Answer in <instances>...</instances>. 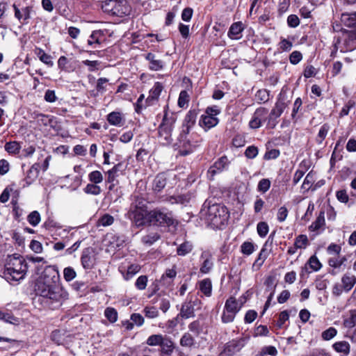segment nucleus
Here are the masks:
<instances>
[{
	"instance_id": "28",
	"label": "nucleus",
	"mask_w": 356,
	"mask_h": 356,
	"mask_svg": "<svg viewBox=\"0 0 356 356\" xmlns=\"http://www.w3.org/2000/svg\"><path fill=\"white\" fill-rule=\"evenodd\" d=\"M325 225V211L324 210H321L316 219L312 224L309 227V229L311 232H316L318 229L323 228Z\"/></svg>"
},
{
	"instance_id": "2",
	"label": "nucleus",
	"mask_w": 356,
	"mask_h": 356,
	"mask_svg": "<svg viewBox=\"0 0 356 356\" xmlns=\"http://www.w3.org/2000/svg\"><path fill=\"white\" fill-rule=\"evenodd\" d=\"M27 270L28 266L23 257L10 255L6 259L3 275L8 282L19 281L24 279Z\"/></svg>"
},
{
	"instance_id": "17",
	"label": "nucleus",
	"mask_w": 356,
	"mask_h": 356,
	"mask_svg": "<svg viewBox=\"0 0 356 356\" xmlns=\"http://www.w3.org/2000/svg\"><path fill=\"white\" fill-rule=\"evenodd\" d=\"M76 60L68 59L65 56H62L58 60V67L60 70L67 72H73L76 68Z\"/></svg>"
},
{
	"instance_id": "58",
	"label": "nucleus",
	"mask_w": 356,
	"mask_h": 356,
	"mask_svg": "<svg viewBox=\"0 0 356 356\" xmlns=\"http://www.w3.org/2000/svg\"><path fill=\"white\" fill-rule=\"evenodd\" d=\"M270 184V181L268 179H262L258 184L257 190L264 193L269 190Z\"/></svg>"
},
{
	"instance_id": "61",
	"label": "nucleus",
	"mask_w": 356,
	"mask_h": 356,
	"mask_svg": "<svg viewBox=\"0 0 356 356\" xmlns=\"http://www.w3.org/2000/svg\"><path fill=\"white\" fill-rule=\"evenodd\" d=\"M76 272L72 267L65 268L63 270V276L67 282L72 281L76 277Z\"/></svg>"
},
{
	"instance_id": "51",
	"label": "nucleus",
	"mask_w": 356,
	"mask_h": 356,
	"mask_svg": "<svg viewBox=\"0 0 356 356\" xmlns=\"http://www.w3.org/2000/svg\"><path fill=\"white\" fill-rule=\"evenodd\" d=\"M343 325L346 328H353L356 325V311H352L350 317L343 321Z\"/></svg>"
},
{
	"instance_id": "48",
	"label": "nucleus",
	"mask_w": 356,
	"mask_h": 356,
	"mask_svg": "<svg viewBox=\"0 0 356 356\" xmlns=\"http://www.w3.org/2000/svg\"><path fill=\"white\" fill-rule=\"evenodd\" d=\"M28 222L33 227H35L40 222V215L38 211H33L27 217Z\"/></svg>"
},
{
	"instance_id": "35",
	"label": "nucleus",
	"mask_w": 356,
	"mask_h": 356,
	"mask_svg": "<svg viewBox=\"0 0 356 356\" xmlns=\"http://www.w3.org/2000/svg\"><path fill=\"white\" fill-rule=\"evenodd\" d=\"M165 337L161 334L150 335L147 339L146 343L150 346H160Z\"/></svg>"
},
{
	"instance_id": "56",
	"label": "nucleus",
	"mask_w": 356,
	"mask_h": 356,
	"mask_svg": "<svg viewBox=\"0 0 356 356\" xmlns=\"http://www.w3.org/2000/svg\"><path fill=\"white\" fill-rule=\"evenodd\" d=\"M140 270V265L136 264L130 265L127 268V273L124 275V278L126 280H129L134 275H136Z\"/></svg>"
},
{
	"instance_id": "30",
	"label": "nucleus",
	"mask_w": 356,
	"mask_h": 356,
	"mask_svg": "<svg viewBox=\"0 0 356 356\" xmlns=\"http://www.w3.org/2000/svg\"><path fill=\"white\" fill-rule=\"evenodd\" d=\"M341 282L343 290L348 292L356 283V277L353 275L345 274L341 278Z\"/></svg>"
},
{
	"instance_id": "54",
	"label": "nucleus",
	"mask_w": 356,
	"mask_h": 356,
	"mask_svg": "<svg viewBox=\"0 0 356 356\" xmlns=\"http://www.w3.org/2000/svg\"><path fill=\"white\" fill-rule=\"evenodd\" d=\"M148 106V104L145 102V95H141L136 103L135 104V111L137 113H140L143 109Z\"/></svg>"
},
{
	"instance_id": "41",
	"label": "nucleus",
	"mask_w": 356,
	"mask_h": 356,
	"mask_svg": "<svg viewBox=\"0 0 356 356\" xmlns=\"http://www.w3.org/2000/svg\"><path fill=\"white\" fill-rule=\"evenodd\" d=\"M268 257L267 250L265 248H262L261 250L257 259L255 260L253 267H257L259 269L264 264V261Z\"/></svg>"
},
{
	"instance_id": "60",
	"label": "nucleus",
	"mask_w": 356,
	"mask_h": 356,
	"mask_svg": "<svg viewBox=\"0 0 356 356\" xmlns=\"http://www.w3.org/2000/svg\"><path fill=\"white\" fill-rule=\"evenodd\" d=\"M314 176L312 172H309L305 177L302 187L305 189L309 190L314 182Z\"/></svg>"
},
{
	"instance_id": "22",
	"label": "nucleus",
	"mask_w": 356,
	"mask_h": 356,
	"mask_svg": "<svg viewBox=\"0 0 356 356\" xmlns=\"http://www.w3.org/2000/svg\"><path fill=\"white\" fill-rule=\"evenodd\" d=\"M93 251L91 248L85 249L81 255V261L84 268L90 269L94 264Z\"/></svg>"
},
{
	"instance_id": "46",
	"label": "nucleus",
	"mask_w": 356,
	"mask_h": 356,
	"mask_svg": "<svg viewBox=\"0 0 356 356\" xmlns=\"http://www.w3.org/2000/svg\"><path fill=\"white\" fill-rule=\"evenodd\" d=\"M0 319L11 324H17L19 319L15 317L11 313L3 312L0 310Z\"/></svg>"
},
{
	"instance_id": "64",
	"label": "nucleus",
	"mask_w": 356,
	"mask_h": 356,
	"mask_svg": "<svg viewBox=\"0 0 356 356\" xmlns=\"http://www.w3.org/2000/svg\"><path fill=\"white\" fill-rule=\"evenodd\" d=\"M289 314L287 311L285 310V311L280 312L279 314V318H278L277 322L276 323V325L279 328H281L283 326V325L284 324V323L289 320Z\"/></svg>"
},
{
	"instance_id": "12",
	"label": "nucleus",
	"mask_w": 356,
	"mask_h": 356,
	"mask_svg": "<svg viewBox=\"0 0 356 356\" xmlns=\"http://www.w3.org/2000/svg\"><path fill=\"white\" fill-rule=\"evenodd\" d=\"M268 109L260 107L257 108L249 122V126L252 129H258L263 122L267 123Z\"/></svg>"
},
{
	"instance_id": "39",
	"label": "nucleus",
	"mask_w": 356,
	"mask_h": 356,
	"mask_svg": "<svg viewBox=\"0 0 356 356\" xmlns=\"http://www.w3.org/2000/svg\"><path fill=\"white\" fill-rule=\"evenodd\" d=\"M83 191L86 194L98 195L101 193L102 189L97 184H88L83 188Z\"/></svg>"
},
{
	"instance_id": "23",
	"label": "nucleus",
	"mask_w": 356,
	"mask_h": 356,
	"mask_svg": "<svg viewBox=\"0 0 356 356\" xmlns=\"http://www.w3.org/2000/svg\"><path fill=\"white\" fill-rule=\"evenodd\" d=\"M341 23L348 28L356 29V12L343 13L341 16Z\"/></svg>"
},
{
	"instance_id": "50",
	"label": "nucleus",
	"mask_w": 356,
	"mask_h": 356,
	"mask_svg": "<svg viewBox=\"0 0 356 356\" xmlns=\"http://www.w3.org/2000/svg\"><path fill=\"white\" fill-rule=\"evenodd\" d=\"M114 222V218L108 213L104 214L98 220V225H102L104 227L111 225Z\"/></svg>"
},
{
	"instance_id": "24",
	"label": "nucleus",
	"mask_w": 356,
	"mask_h": 356,
	"mask_svg": "<svg viewBox=\"0 0 356 356\" xmlns=\"http://www.w3.org/2000/svg\"><path fill=\"white\" fill-rule=\"evenodd\" d=\"M218 123V119L216 117L209 116L207 115H202L199 122L200 127L205 129V130L215 127Z\"/></svg>"
},
{
	"instance_id": "25",
	"label": "nucleus",
	"mask_w": 356,
	"mask_h": 356,
	"mask_svg": "<svg viewBox=\"0 0 356 356\" xmlns=\"http://www.w3.org/2000/svg\"><path fill=\"white\" fill-rule=\"evenodd\" d=\"M161 353L163 355L170 356L175 349V345L172 339L169 337H165L160 346Z\"/></svg>"
},
{
	"instance_id": "40",
	"label": "nucleus",
	"mask_w": 356,
	"mask_h": 356,
	"mask_svg": "<svg viewBox=\"0 0 356 356\" xmlns=\"http://www.w3.org/2000/svg\"><path fill=\"white\" fill-rule=\"evenodd\" d=\"M189 100L190 96L188 94L187 91L181 90L178 99V106L180 108H186L188 106Z\"/></svg>"
},
{
	"instance_id": "5",
	"label": "nucleus",
	"mask_w": 356,
	"mask_h": 356,
	"mask_svg": "<svg viewBox=\"0 0 356 356\" xmlns=\"http://www.w3.org/2000/svg\"><path fill=\"white\" fill-rule=\"evenodd\" d=\"M175 122V118H168L167 114L164 115L157 131L158 141L162 145H169L172 142V131Z\"/></svg>"
},
{
	"instance_id": "44",
	"label": "nucleus",
	"mask_w": 356,
	"mask_h": 356,
	"mask_svg": "<svg viewBox=\"0 0 356 356\" xmlns=\"http://www.w3.org/2000/svg\"><path fill=\"white\" fill-rule=\"evenodd\" d=\"M195 342L194 338L189 333H184L180 339V345L184 347H191Z\"/></svg>"
},
{
	"instance_id": "27",
	"label": "nucleus",
	"mask_w": 356,
	"mask_h": 356,
	"mask_svg": "<svg viewBox=\"0 0 356 356\" xmlns=\"http://www.w3.org/2000/svg\"><path fill=\"white\" fill-rule=\"evenodd\" d=\"M346 38L345 39V44L346 49L352 50L356 48V29L352 31H345Z\"/></svg>"
},
{
	"instance_id": "7",
	"label": "nucleus",
	"mask_w": 356,
	"mask_h": 356,
	"mask_svg": "<svg viewBox=\"0 0 356 356\" xmlns=\"http://www.w3.org/2000/svg\"><path fill=\"white\" fill-rule=\"evenodd\" d=\"M282 95L283 93L281 92L280 98L276 102L275 107L270 113L268 112L267 128L268 129H274L276 127L278 123V118L287 106V103L282 99Z\"/></svg>"
},
{
	"instance_id": "62",
	"label": "nucleus",
	"mask_w": 356,
	"mask_h": 356,
	"mask_svg": "<svg viewBox=\"0 0 356 356\" xmlns=\"http://www.w3.org/2000/svg\"><path fill=\"white\" fill-rule=\"evenodd\" d=\"M188 329L196 336L202 331V326L199 321H194L188 325Z\"/></svg>"
},
{
	"instance_id": "19",
	"label": "nucleus",
	"mask_w": 356,
	"mask_h": 356,
	"mask_svg": "<svg viewBox=\"0 0 356 356\" xmlns=\"http://www.w3.org/2000/svg\"><path fill=\"white\" fill-rule=\"evenodd\" d=\"M201 259L204 261L200 269V273L207 274L210 272L213 266L212 255L209 251H203L201 254Z\"/></svg>"
},
{
	"instance_id": "20",
	"label": "nucleus",
	"mask_w": 356,
	"mask_h": 356,
	"mask_svg": "<svg viewBox=\"0 0 356 356\" xmlns=\"http://www.w3.org/2000/svg\"><path fill=\"white\" fill-rule=\"evenodd\" d=\"M229 163V161L227 157L226 156H223L216 161L211 167H210L209 172L212 175H214L216 173L227 168Z\"/></svg>"
},
{
	"instance_id": "59",
	"label": "nucleus",
	"mask_w": 356,
	"mask_h": 356,
	"mask_svg": "<svg viewBox=\"0 0 356 356\" xmlns=\"http://www.w3.org/2000/svg\"><path fill=\"white\" fill-rule=\"evenodd\" d=\"M277 354V350L275 346H264L261 349L259 355L261 356L271 355L275 356Z\"/></svg>"
},
{
	"instance_id": "32",
	"label": "nucleus",
	"mask_w": 356,
	"mask_h": 356,
	"mask_svg": "<svg viewBox=\"0 0 356 356\" xmlns=\"http://www.w3.org/2000/svg\"><path fill=\"white\" fill-rule=\"evenodd\" d=\"M104 33L102 30H96L92 31V34L88 40V44L92 46L93 44H100L104 40Z\"/></svg>"
},
{
	"instance_id": "1",
	"label": "nucleus",
	"mask_w": 356,
	"mask_h": 356,
	"mask_svg": "<svg viewBox=\"0 0 356 356\" xmlns=\"http://www.w3.org/2000/svg\"><path fill=\"white\" fill-rule=\"evenodd\" d=\"M36 293L47 299L49 303L60 306L67 299L68 293L60 284V275L56 266H47L37 280Z\"/></svg>"
},
{
	"instance_id": "63",
	"label": "nucleus",
	"mask_w": 356,
	"mask_h": 356,
	"mask_svg": "<svg viewBox=\"0 0 356 356\" xmlns=\"http://www.w3.org/2000/svg\"><path fill=\"white\" fill-rule=\"evenodd\" d=\"M147 277L146 275H140L136 281L135 285L139 290H144L147 286Z\"/></svg>"
},
{
	"instance_id": "8",
	"label": "nucleus",
	"mask_w": 356,
	"mask_h": 356,
	"mask_svg": "<svg viewBox=\"0 0 356 356\" xmlns=\"http://www.w3.org/2000/svg\"><path fill=\"white\" fill-rule=\"evenodd\" d=\"M240 309L241 306L236 299L233 296L229 297L225 304L223 312L221 316L222 321L224 323L232 322Z\"/></svg>"
},
{
	"instance_id": "43",
	"label": "nucleus",
	"mask_w": 356,
	"mask_h": 356,
	"mask_svg": "<svg viewBox=\"0 0 356 356\" xmlns=\"http://www.w3.org/2000/svg\"><path fill=\"white\" fill-rule=\"evenodd\" d=\"M88 179L91 183L99 184L103 181V175L99 170H94L89 173Z\"/></svg>"
},
{
	"instance_id": "52",
	"label": "nucleus",
	"mask_w": 356,
	"mask_h": 356,
	"mask_svg": "<svg viewBox=\"0 0 356 356\" xmlns=\"http://www.w3.org/2000/svg\"><path fill=\"white\" fill-rule=\"evenodd\" d=\"M104 315L111 323H115L118 319V312L112 307L106 308L104 312Z\"/></svg>"
},
{
	"instance_id": "3",
	"label": "nucleus",
	"mask_w": 356,
	"mask_h": 356,
	"mask_svg": "<svg viewBox=\"0 0 356 356\" xmlns=\"http://www.w3.org/2000/svg\"><path fill=\"white\" fill-rule=\"evenodd\" d=\"M179 154L186 156L200 146L202 138L195 133H180L178 136Z\"/></svg>"
},
{
	"instance_id": "29",
	"label": "nucleus",
	"mask_w": 356,
	"mask_h": 356,
	"mask_svg": "<svg viewBox=\"0 0 356 356\" xmlns=\"http://www.w3.org/2000/svg\"><path fill=\"white\" fill-rule=\"evenodd\" d=\"M167 184L166 177L164 174H159L154 179L152 189L155 192L161 191Z\"/></svg>"
},
{
	"instance_id": "13",
	"label": "nucleus",
	"mask_w": 356,
	"mask_h": 356,
	"mask_svg": "<svg viewBox=\"0 0 356 356\" xmlns=\"http://www.w3.org/2000/svg\"><path fill=\"white\" fill-rule=\"evenodd\" d=\"M197 299L193 301L192 298L188 301L184 302L180 309L179 316L185 319L195 316V309L194 307L197 302Z\"/></svg>"
},
{
	"instance_id": "6",
	"label": "nucleus",
	"mask_w": 356,
	"mask_h": 356,
	"mask_svg": "<svg viewBox=\"0 0 356 356\" xmlns=\"http://www.w3.org/2000/svg\"><path fill=\"white\" fill-rule=\"evenodd\" d=\"M102 8L105 13L118 17L129 15L131 8L126 0H106Z\"/></svg>"
},
{
	"instance_id": "36",
	"label": "nucleus",
	"mask_w": 356,
	"mask_h": 356,
	"mask_svg": "<svg viewBox=\"0 0 356 356\" xmlns=\"http://www.w3.org/2000/svg\"><path fill=\"white\" fill-rule=\"evenodd\" d=\"M200 291L207 297L211 295L212 284L209 278L204 279L200 282Z\"/></svg>"
},
{
	"instance_id": "33",
	"label": "nucleus",
	"mask_w": 356,
	"mask_h": 356,
	"mask_svg": "<svg viewBox=\"0 0 356 356\" xmlns=\"http://www.w3.org/2000/svg\"><path fill=\"white\" fill-rule=\"evenodd\" d=\"M147 209L146 200L139 196L135 197V200L132 202L129 211H140Z\"/></svg>"
},
{
	"instance_id": "34",
	"label": "nucleus",
	"mask_w": 356,
	"mask_h": 356,
	"mask_svg": "<svg viewBox=\"0 0 356 356\" xmlns=\"http://www.w3.org/2000/svg\"><path fill=\"white\" fill-rule=\"evenodd\" d=\"M332 347L337 353H343L346 355L350 353V344L345 341L336 342L332 345Z\"/></svg>"
},
{
	"instance_id": "38",
	"label": "nucleus",
	"mask_w": 356,
	"mask_h": 356,
	"mask_svg": "<svg viewBox=\"0 0 356 356\" xmlns=\"http://www.w3.org/2000/svg\"><path fill=\"white\" fill-rule=\"evenodd\" d=\"M160 238L157 232H150L142 237V242L147 245H151Z\"/></svg>"
},
{
	"instance_id": "26",
	"label": "nucleus",
	"mask_w": 356,
	"mask_h": 356,
	"mask_svg": "<svg viewBox=\"0 0 356 356\" xmlns=\"http://www.w3.org/2000/svg\"><path fill=\"white\" fill-rule=\"evenodd\" d=\"M243 30V24L241 22H237L232 24L228 31V37L232 40H237L240 38L239 35Z\"/></svg>"
},
{
	"instance_id": "15",
	"label": "nucleus",
	"mask_w": 356,
	"mask_h": 356,
	"mask_svg": "<svg viewBox=\"0 0 356 356\" xmlns=\"http://www.w3.org/2000/svg\"><path fill=\"white\" fill-rule=\"evenodd\" d=\"M15 17L22 24H27L28 20L31 18V8L29 6L19 8L15 4L13 5Z\"/></svg>"
},
{
	"instance_id": "53",
	"label": "nucleus",
	"mask_w": 356,
	"mask_h": 356,
	"mask_svg": "<svg viewBox=\"0 0 356 356\" xmlns=\"http://www.w3.org/2000/svg\"><path fill=\"white\" fill-rule=\"evenodd\" d=\"M257 231L261 238L265 237L269 231V227L266 222H259L257 226Z\"/></svg>"
},
{
	"instance_id": "9",
	"label": "nucleus",
	"mask_w": 356,
	"mask_h": 356,
	"mask_svg": "<svg viewBox=\"0 0 356 356\" xmlns=\"http://www.w3.org/2000/svg\"><path fill=\"white\" fill-rule=\"evenodd\" d=\"M150 225L170 226L174 223L172 215L163 209H155L150 211Z\"/></svg>"
},
{
	"instance_id": "11",
	"label": "nucleus",
	"mask_w": 356,
	"mask_h": 356,
	"mask_svg": "<svg viewBox=\"0 0 356 356\" xmlns=\"http://www.w3.org/2000/svg\"><path fill=\"white\" fill-rule=\"evenodd\" d=\"M130 218L133 223L137 227L150 225V211L147 209L140 211H129Z\"/></svg>"
},
{
	"instance_id": "31",
	"label": "nucleus",
	"mask_w": 356,
	"mask_h": 356,
	"mask_svg": "<svg viewBox=\"0 0 356 356\" xmlns=\"http://www.w3.org/2000/svg\"><path fill=\"white\" fill-rule=\"evenodd\" d=\"M108 123L114 126H122L124 122L122 114L120 112H111L107 115Z\"/></svg>"
},
{
	"instance_id": "21",
	"label": "nucleus",
	"mask_w": 356,
	"mask_h": 356,
	"mask_svg": "<svg viewBox=\"0 0 356 356\" xmlns=\"http://www.w3.org/2000/svg\"><path fill=\"white\" fill-rule=\"evenodd\" d=\"M149 61V68L153 71H159L163 68L164 62L162 60L157 59L156 56L152 53H148L145 56Z\"/></svg>"
},
{
	"instance_id": "16",
	"label": "nucleus",
	"mask_w": 356,
	"mask_h": 356,
	"mask_svg": "<svg viewBox=\"0 0 356 356\" xmlns=\"http://www.w3.org/2000/svg\"><path fill=\"white\" fill-rule=\"evenodd\" d=\"M40 164L34 163L28 170L24 179L23 180L22 186L26 187L30 186L38 177L40 172Z\"/></svg>"
},
{
	"instance_id": "14",
	"label": "nucleus",
	"mask_w": 356,
	"mask_h": 356,
	"mask_svg": "<svg viewBox=\"0 0 356 356\" xmlns=\"http://www.w3.org/2000/svg\"><path fill=\"white\" fill-rule=\"evenodd\" d=\"M197 114L195 111H190L185 116L180 133H191V129L195 126Z\"/></svg>"
},
{
	"instance_id": "37",
	"label": "nucleus",
	"mask_w": 356,
	"mask_h": 356,
	"mask_svg": "<svg viewBox=\"0 0 356 356\" xmlns=\"http://www.w3.org/2000/svg\"><path fill=\"white\" fill-rule=\"evenodd\" d=\"M193 250V245L188 241L181 243L177 249V254L179 256H185L190 253Z\"/></svg>"
},
{
	"instance_id": "18",
	"label": "nucleus",
	"mask_w": 356,
	"mask_h": 356,
	"mask_svg": "<svg viewBox=\"0 0 356 356\" xmlns=\"http://www.w3.org/2000/svg\"><path fill=\"white\" fill-rule=\"evenodd\" d=\"M126 169V166L122 163H119L115 165L111 170H108L106 182H114L117 177H119L120 174H122Z\"/></svg>"
},
{
	"instance_id": "45",
	"label": "nucleus",
	"mask_w": 356,
	"mask_h": 356,
	"mask_svg": "<svg viewBox=\"0 0 356 356\" xmlns=\"http://www.w3.org/2000/svg\"><path fill=\"white\" fill-rule=\"evenodd\" d=\"M329 129L330 127L327 124H324L321 126L316 139L318 144H321L323 143L329 131Z\"/></svg>"
},
{
	"instance_id": "42",
	"label": "nucleus",
	"mask_w": 356,
	"mask_h": 356,
	"mask_svg": "<svg viewBox=\"0 0 356 356\" xmlns=\"http://www.w3.org/2000/svg\"><path fill=\"white\" fill-rule=\"evenodd\" d=\"M21 146L16 141L8 142L5 144V149L10 154H17L19 152Z\"/></svg>"
},
{
	"instance_id": "4",
	"label": "nucleus",
	"mask_w": 356,
	"mask_h": 356,
	"mask_svg": "<svg viewBox=\"0 0 356 356\" xmlns=\"http://www.w3.org/2000/svg\"><path fill=\"white\" fill-rule=\"evenodd\" d=\"M229 217L227 209L220 204H213L206 211V219L215 227L225 225Z\"/></svg>"
},
{
	"instance_id": "49",
	"label": "nucleus",
	"mask_w": 356,
	"mask_h": 356,
	"mask_svg": "<svg viewBox=\"0 0 356 356\" xmlns=\"http://www.w3.org/2000/svg\"><path fill=\"white\" fill-rule=\"evenodd\" d=\"M241 251L243 254L250 255L254 251V245L252 243L245 241L241 246Z\"/></svg>"
},
{
	"instance_id": "10",
	"label": "nucleus",
	"mask_w": 356,
	"mask_h": 356,
	"mask_svg": "<svg viewBox=\"0 0 356 356\" xmlns=\"http://www.w3.org/2000/svg\"><path fill=\"white\" fill-rule=\"evenodd\" d=\"M249 337H241L234 339L226 343L224 350L220 353V356H232L239 352L247 343Z\"/></svg>"
},
{
	"instance_id": "57",
	"label": "nucleus",
	"mask_w": 356,
	"mask_h": 356,
	"mask_svg": "<svg viewBox=\"0 0 356 356\" xmlns=\"http://www.w3.org/2000/svg\"><path fill=\"white\" fill-rule=\"evenodd\" d=\"M307 264H309V267L314 271H318L322 266L321 262L315 255H313L309 258L307 261Z\"/></svg>"
},
{
	"instance_id": "55",
	"label": "nucleus",
	"mask_w": 356,
	"mask_h": 356,
	"mask_svg": "<svg viewBox=\"0 0 356 356\" xmlns=\"http://www.w3.org/2000/svg\"><path fill=\"white\" fill-rule=\"evenodd\" d=\"M337 334V330L334 327H330L321 333V337L325 341H329L333 339Z\"/></svg>"
},
{
	"instance_id": "47",
	"label": "nucleus",
	"mask_w": 356,
	"mask_h": 356,
	"mask_svg": "<svg viewBox=\"0 0 356 356\" xmlns=\"http://www.w3.org/2000/svg\"><path fill=\"white\" fill-rule=\"evenodd\" d=\"M308 244V238L306 235L300 234L296 237L294 245L298 249L305 248Z\"/></svg>"
}]
</instances>
